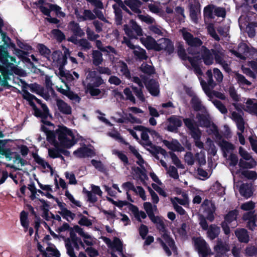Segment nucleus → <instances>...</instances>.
Segmentation results:
<instances>
[{
    "label": "nucleus",
    "instance_id": "obj_1",
    "mask_svg": "<svg viewBox=\"0 0 257 257\" xmlns=\"http://www.w3.org/2000/svg\"><path fill=\"white\" fill-rule=\"evenodd\" d=\"M58 139L62 146L70 148L75 143V136L72 131L64 125H59L56 130Z\"/></svg>",
    "mask_w": 257,
    "mask_h": 257
},
{
    "label": "nucleus",
    "instance_id": "obj_2",
    "mask_svg": "<svg viewBox=\"0 0 257 257\" xmlns=\"http://www.w3.org/2000/svg\"><path fill=\"white\" fill-rule=\"evenodd\" d=\"M182 37L186 44L189 46L187 49L188 54L192 55H197L199 53L200 47L202 45L203 42L198 37H194L191 33L182 31Z\"/></svg>",
    "mask_w": 257,
    "mask_h": 257
},
{
    "label": "nucleus",
    "instance_id": "obj_3",
    "mask_svg": "<svg viewBox=\"0 0 257 257\" xmlns=\"http://www.w3.org/2000/svg\"><path fill=\"white\" fill-rule=\"evenodd\" d=\"M223 50L220 45L211 49H209L205 46H202L200 48L201 58L206 66L212 65L214 60L216 61V55L220 56Z\"/></svg>",
    "mask_w": 257,
    "mask_h": 257
},
{
    "label": "nucleus",
    "instance_id": "obj_4",
    "mask_svg": "<svg viewBox=\"0 0 257 257\" xmlns=\"http://www.w3.org/2000/svg\"><path fill=\"white\" fill-rule=\"evenodd\" d=\"M76 232L83 238V241L87 245L92 246L93 244V241L91 240V236L85 233L83 229L78 225H74L70 230V237L72 242L78 241L79 238H80V237L77 236Z\"/></svg>",
    "mask_w": 257,
    "mask_h": 257
},
{
    "label": "nucleus",
    "instance_id": "obj_5",
    "mask_svg": "<svg viewBox=\"0 0 257 257\" xmlns=\"http://www.w3.org/2000/svg\"><path fill=\"white\" fill-rule=\"evenodd\" d=\"M9 57L10 56L6 48L4 46H0V72L4 76L11 74L7 68L10 65Z\"/></svg>",
    "mask_w": 257,
    "mask_h": 257
},
{
    "label": "nucleus",
    "instance_id": "obj_6",
    "mask_svg": "<svg viewBox=\"0 0 257 257\" xmlns=\"http://www.w3.org/2000/svg\"><path fill=\"white\" fill-rule=\"evenodd\" d=\"M194 243L200 257H207L208 255L213 254V252H212L210 248L204 239L200 237L196 238Z\"/></svg>",
    "mask_w": 257,
    "mask_h": 257
},
{
    "label": "nucleus",
    "instance_id": "obj_7",
    "mask_svg": "<svg viewBox=\"0 0 257 257\" xmlns=\"http://www.w3.org/2000/svg\"><path fill=\"white\" fill-rule=\"evenodd\" d=\"M183 122L186 127L190 131V134L194 140H200L202 133L196 125L194 119L190 118H183Z\"/></svg>",
    "mask_w": 257,
    "mask_h": 257
},
{
    "label": "nucleus",
    "instance_id": "obj_8",
    "mask_svg": "<svg viewBox=\"0 0 257 257\" xmlns=\"http://www.w3.org/2000/svg\"><path fill=\"white\" fill-rule=\"evenodd\" d=\"M132 24L131 27H130L127 24L123 26V30L125 34L131 39H137V36L135 35L134 32L136 33L137 36H143V31L140 26L138 25L136 21L132 20L131 21Z\"/></svg>",
    "mask_w": 257,
    "mask_h": 257
},
{
    "label": "nucleus",
    "instance_id": "obj_9",
    "mask_svg": "<svg viewBox=\"0 0 257 257\" xmlns=\"http://www.w3.org/2000/svg\"><path fill=\"white\" fill-rule=\"evenodd\" d=\"M233 119L235 121L238 130L241 131V133H238V139L239 143L242 145H244L245 143V139L242 134V133L244 130V120L240 114L235 111H233L231 113Z\"/></svg>",
    "mask_w": 257,
    "mask_h": 257
},
{
    "label": "nucleus",
    "instance_id": "obj_10",
    "mask_svg": "<svg viewBox=\"0 0 257 257\" xmlns=\"http://www.w3.org/2000/svg\"><path fill=\"white\" fill-rule=\"evenodd\" d=\"M32 109L34 111L33 114L37 117H40L42 119H47L48 116L52 117V115L50 114L49 109L46 104H42V109L43 110H41L40 109L38 108L36 105L32 104Z\"/></svg>",
    "mask_w": 257,
    "mask_h": 257
},
{
    "label": "nucleus",
    "instance_id": "obj_11",
    "mask_svg": "<svg viewBox=\"0 0 257 257\" xmlns=\"http://www.w3.org/2000/svg\"><path fill=\"white\" fill-rule=\"evenodd\" d=\"M200 14V5L198 2H195L189 5V15L193 22L197 23L198 16Z\"/></svg>",
    "mask_w": 257,
    "mask_h": 257
},
{
    "label": "nucleus",
    "instance_id": "obj_12",
    "mask_svg": "<svg viewBox=\"0 0 257 257\" xmlns=\"http://www.w3.org/2000/svg\"><path fill=\"white\" fill-rule=\"evenodd\" d=\"M145 83L146 88L152 96H157L159 94V84L157 81L154 79H151Z\"/></svg>",
    "mask_w": 257,
    "mask_h": 257
},
{
    "label": "nucleus",
    "instance_id": "obj_13",
    "mask_svg": "<svg viewBox=\"0 0 257 257\" xmlns=\"http://www.w3.org/2000/svg\"><path fill=\"white\" fill-rule=\"evenodd\" d=\"M169 124L167 126V130L171 132H175L178 128L182 125V120L176 115H172L168 118Z\"/></svg>",
    "mask_w": 257,
    "mask_h": 257
},
{
    "label": "nucleus",
    "instance_id": "obj_14",
    "mask_svg": "<svg viewBox=\"0 0 257 257\" xmlns=\"http://www.w3.org/2000/svg\"><path fill=\"white\" fill-rule=\"evenodd\" d=\"M73 154L79 158H84L86 157H92L94 155V151L84 145L80 147L73 152Z\"/></svg>",
    "mask_w": 257,
    "mask_h": 257
},
{
    "label": "nucleus",
    "instance_id": "obj_15",
    "mask_svg": "<svg viewBox=\"0 0 257 257\" xmlns=\"http://www.w3.org/2000/svg\"><path fill=\"white\" fill-rule=\"evenodd\" d=\"M234 234L240 243H247L250 240L248 232L245 228H237L234 231Z\"/></svg>",
    "mask_w": 257,
    "mask_h": 257
},
{
    "label": "nucleus",
    "instance_id": "obj_16",
    "mask_svg": "<svg viewBox=\"0 0 257 257\" xmlns=\"http://www.w3.org/2000/svg\"><path fill=\"white\" fill-rule=\"evenodd\" d=\"M142 1L146 3L150 0ZM124 3L134 13L138 14L142 13L140 8L141 7L143 3L140 0H128V1H125Z\"/></svg>",
    "mask_w": 257,
    "mask_h": 257
},
{
    "label": "nucleus",
    "instance_id": "obj_17",
    "mask_svg": "<svg viewBox=\"0 0 257 257\" xmlns=\"http://www.w3.org/2000/svg\"><path fill=\"white\" fill-rule=\"evenodd\" d=\"M75 15L79 22L85 21L87 20H94L96 19V16L90 10H84L83 16L81 15L78 10H75Z\"/></svg>",
    "mask_w": 257,
    "mask_h": 257
},
{
    "label": "nucleus",
    "instance_id": "obj_18",
    "mask_svg": "<svg viewBox=\"0 0 257 257\" xmlns=\"http://www.w3.org/2000/svg\"><path fill=\"white\" fill-rule=\"evenodd\" d=\"M56 105L58 110L63 114L69 115L72 113V108L64 100L57 99Z\"/></svg>",
    "mask_w": 257,
    "mask_h": 257
},
{
    "label": "nucleus",
    "instance_id": "obj_19",
    "mask_svg": "<svg viewBox=\"0 0 257 257\" xmlns=\"http://www.w3.org/2000/svg\"><path fill=\"white\" fill-rule=\"evenodd\" d=\"M220 232V228L216 224H211L207 229V236L211 240L217 238Z\"/></svg>",
    "mask_w": 257,
    "mask_h": 257
},
{
    "label": "nucleus",
    "instance_id": "obj_20",
    "mask_svg": "<svg viewBox=\"0 0 257 257\" xmlns=\"http://www.w3.org/2000/svg\"><path fill=\"white\" fill-rule=\"evenodd\" d=\"M196 118L201 127H209L211 125V120L208 115L200 113L196 114Z\"/></svg>",
    "mask_w": 257,
    "mask_h": 257
},
{
    "label": "nucleus",
    "instance_id": "obj_21",
    "mask_svg": "<svg viewBox=\"0 0 257 257\" xmlns=\"http://www.w3.org/2000/svg\"><path fill=\"white\" fill-rule=\"evenodd\" d=\"M240 194L245 198L250 197L253 194L251 187L247 183L242 184L239 189Z\"/></svg>",
    "mask_w": 257,
    "mask_h": 257
},
{
    "label": "nucleus",
    "instance_id": "obj_22",
    "mask_svg": "<svg viewBox=\"0 0 257 257\" xmlns=\"http://www.w3.org/2000/svg\"><path fill=\"white\" fill-rule=\"evenodd\" d=\"M214 250L221 255H224L229 250V248L226 244H224L221 239H218L216 245L214 247Z\"/></svg>",
    "mask_w": 257,
    "mask_h": 257
},
{
    "label": "nucleus",
    "instance_id": "obj_23",
    "mask_svg": "<svg viewBox=\"0 0 257 257\" xmlns=\"http://www.w3.org/2000/svg\"><path fill=\"white\" fill-rule=\"evenodd\" d=\"M163 143L166 147L173 151H181L183 149L179 142L176 140L172 142L165 140Z\"/></svg>",
    "mask_w": 257,
    "mask_h": 257
},
{
    "label": "nucleus",
    "instance_id": "obj_24",
    "mask_svg": "<svg viewBox=\"0 0 257 257\" xmlns=\"http://www.w3.org/2000/svg\"><path fill=\"white\" fill-rule=\"evenodd\" d=\"M69 26L71 31L75 36L82 37L84 35V32L81 29L78 23L74 21H71L69 23Z\"/></svg>",
    "mask_w": 257,
    "mask_h": 257
},
{
    "label": "nucleus",
    "instance_id": "obj_25",
    "mask_svg": "<svg viewBox=\"0 0 257 257\" xmlns=\"http://www.w3.org/2000/svg\"><path fill=\"white\" fill-rule=\"evenodd\" d=\"M238 215L239 211L237 209H234L233 210L229 211L226 215H224V221L230 224L233 221L237 220Z\"/></svg>",
    "mask_w": 257,
    "mask_h": 257
},
{
    "label": "nucleus",
    "instance_id": "obj_26",
    "mask_svg": "<svg viewBox=\"0 0 257 257\" xmlns=\"http://www.w3.org/2000/svg\"><path fill=\"white\" fill-rule=\"evenodd\" d=\"M162 43L163 45V50L165 51L169 55H170L174 52V44L170 39L164 38Z\"/></svg>",
    "mask_w": 257,
    "mask_h": 257
},
{
    "label": "nucleus",
    "instance_id": "obj_27",
    "mask_svg": "<svg viewBox=\"0 0 257 257\" xmlns=\"http://www.w3.org/2000/svg\"><path fill=\"white\" fill-rule=\"evenodd\" d=\"M224 53L223 52L220 56L216 55V63L218 64L222 67L223 70L227 73L231 71L227 63L224 60Z\"/></svg>",
    "mask_w": 257,
    "mask_h": 257
},
{
    "label": "nucleus",
    "instance_id": "obj_28",
    "mask_svg": "<svg viewBox=\"0 0 257 257\" xmlns=\"http://www.w3.org/2000/svg\"><path fill=\"white\" fill-rule=\"evenodd\" d=\"M190 104L192 107L195 111H199L201 110L202 108H204V106H203L201 103V101L197 96H193V98H191Z\"/></svg>",
    "mask_w": 257,
    "mask_h": 257
},
{
    "label": "nucleus",
    "instance_id": "obj_29",
    "mask_svg": "<svg viewBox=\"0 0 257 257\" xmlns=\"http://www.w3.org/2000/svg\"><path fill=\"white\" fill-rule=\"evenodd\" d=\"M246 104V109H244V110L249 112L250 113L254 114L257 117V102L253 103L251 99H248Z\"/></svg>",
    "mask_w": 257,
    "mask_h": 257
},
{
    "label": "nucleus",
    "instance_id": "obj_30",
    "mask_svg": "<svg viewBox=\"0 0 257 257\" xmlns=\"http://www.w3.org/2000/svg\"><path fill=\"white\" fill-rule=\"evenodd\" d=\"M162 237L165 242L170 247L173 252L175 254H177V248L175 245V243L174 239L168 234H163Z\"/></svg>",
    "mask_w": 257,
    "mask_h": 257
},
{
    "label": "nucleus",
    "instance_id": "obj_31",
    "mask_svg": "<svg viewBox=\"0 0 257 257\" xmlns=\"http://www.w3.org/2000/svg\"><path fill=\"white\" fill-rule=\"evenodd\" d=\"M32 157L34 159L35 161L38 164L41 165L43 169H45L47 167L50 170L52 169L51 165L48 162L45 161L37 153H33Z\"/></svg>",
    "mask_w": 257,
    "mask_h": 257
},
{
    "label": "nucleus",
    "instance_id": "obj_32",
    "mask_svg": "<svg viewBox=\"0 0 257 257\" xmlns=\"http://www.w3.org/2000/svg\"><path fill=\"white\" fill-rule=\"evenodd\" d=\"M92 62L94 65L97 66L101 64L103 61L102 54L98 50H93Z\"/></svg>",
    "mask_w": 257,
    "mask_h": 257
},
{
    "label": "nucleus",
    "instance_id": "obj_33",
    "mask_svg": "<svg viewBox=\"0 0 257 257\" xmlns=\"http://www.w3.org/2000/svg\"><path fill=\"white\" fill-rule=\"evenodd\" d=\"M137 49H138L139 50H134L133 51V54L140 61L146 60L148 57L146 50L139 46Z\"/></svg>",
    "mask_w": 257,
    "mask_h": 257
},
{
    "label": "nucleus",
    "instance_id": "obj_34",
    "mask_svg": "<svg viewBox=\"0 0 257 257\" xmlns=\"http://www.w3.org/2000/svg\"><path fill=\"white\" fill-rule=\"evenodd\" d=\"M140 69L143 73L148 75H151L155 73L154 67L145 62L141 65Z\"/></svg>",
    "mask_w": 257,
    "mask_h": 257
},
{
    "label": "nucleus",
    "instance_id": "obj_35",
    "mask_svg": "<svg viewBox=\"0 0 257 257\" xmlns=\"http://www.w3.org/2000/svg\"><path fill=\"white\" fill-rule=\"evenodd\" d=\"M214 8L215 6L213 5H209L204 8L203 14L205 19H213L214 18L213 16Z\"/></svg>",
    "mask_w": 257,
    "mask_h": 257
},
{
    "label": "nucleus",
    "instance_id": "obj_36",
    "mask_svg": "<svg viewBox=\"0 0 257 257\" xmlns=\"http://www.w3.org/2000/svg\"><path fill=\"white\" fill-rule=\"evenodd\" d=\"M115 14V20L117 25H120L122 24V13L120 8L114 4L112 6Z\"/></svg>",
    "mask_w": 257,
    "mask_h": 257
},
{
    "label": "nucleus",
    "instance_id": "obj_37",
    "mask_svg": "<svg viewBox=\"0 0 257 257\" xmlns=\"http://www.w3.org/2000/svg\"><path fill=\"white\" fill-rule=\"evenodd\" d=\"M141 41L147 49H152L154 44H156L155 39L151 36H147L145 39L142 38Z\"/></svg>",
    "mask_w": 257,
    "mask_h": 257
},
{
    "label": "nucleus",
    "instance_id": "obj_38",
    "mask_svg": "<svg viewBox=\"0 0 257 257\" xmlns=\"http://www.w3.org/2000/svg\"><path fill=\"white\" fill-rule=\"evenodd\" d=\"M37 48L40 54L46 58H49L51 55V50L43 44H38Z\"/></svg>",
    "mask_w": 257,
    "mask_h": 257
},
{
    "label": "nucleus",
    "instance_id": "obj_39",
    "mask_svg": "<svg viewBox=\"0 0 257 257\" xmlns=\"http://www.w3.org/2000/svg\"><path fill=\"white\" fill-rule=\"evenodd\" d=\"M177 54L179 58L183 60L186 61V58L188 57L185 49H184V45L182 43H179L177 46Z\"/></svg>",
    "mask_w": 257,
    "mask_h": 257
},
{
    "label": "nucleus",
    "instance_id": "obj_40",
    "mask_svg": "<svg viewBox=\"0 0 257 257\" xmlns=\"http://www.w3.org/2000/svg\"><path fill=\"white\" fill-rule=\"evenodd\" d=\"M51 34L54 36L59 42H62L65 39V35L60 30L54 29L51 31Z\"/></svg>",
    "mask_w": 257,
    "mask_h": 257
},
{
    "label": "nucleus",
    "instance_id": "obj_41",
    "mask_svg": "<svg viewBox=\"0 0 257 257\" xmlns=\"http://www.w3.org/2000/svg\"><path fill=\"white\" fill-rule=\"evenodd\" d=\"M78 45L81 47V50L87 51L92 48L91 43L86 39L82 38L79 40Z\"/></svg>",
    "mask_w": 257,
    "mask_h": 257
},
{
    "label": "nucleus",
    "instance_id": "obj_42",
    "mask_svg": "<svg viewBox=\"0 0 257 257\" xmlns=\"http://www.w3.org/2000/svg\"><path fill=\"white\" fill-rule=\"evenodd\" d=\"M122 242L119 238L117 237H114L111 246L112 247L115 248L116 250L120 252L122 255L123 254L122 252Z\"/></svg>",
    "mask_w": 257,
    "mask_h": 257
},
{
    "label": "nucleus",
    "instance_id": "obj_43",
    "mask_svg": "<svg viewBox=\"0 0 257 257\" xmlns=\"http://www.w3.org/2000/svg\"><path fill=\"white\" fill-rule=\"evenodd\" d=\"M153 222L156 224V228L160 232H163V234H168L164 222L160 217L159 219L155 220V222Z\"/></svg>",
    "mask_w": 257,
    "mask_h": 257
},
{
    "label": "nucleus",
    "instance_id": "obj_44",
    "mask_svg": "<svg viewBox=\"0 0 257 257\" xmlns=\"http://www.w3.org/2000/svg\"><path fill=\"white\" fill-rule=\"evenodd\" d=\"M245 255L249 257H252L257 255V247L249 245L245 249Z\"/></svg>",
    "mask_w": 257,
    "mask_h": 257
},
{
    "label": "nucleus",
    "instance_id": "obj_45",
    "mask_svg": "<svg viewBox=\"0 0 257 257\" xmlns=\"http://www.w3.org/2000/svg\"><path fill=\"white\" fill-rule=\"evenodd\" d=\"M58 213L62 215L64 219L69 221L68 217H69L72 220H73L75 217V214L72 212L67 208H64L62 211H59Z\"/></svg>",
    "mask_w": 257,
    "mask_h": 257
},
{
    "label": "nucleus",
    "instance_id": "obj_46",
    "mask_svg": "<svg viewBox=\"0 0 257 257\" xmlns=\"http://www.w3.org/2000/svg\"><path fill=\"white\" fill-rule=\"evenodd\" d=\"M29 88L31 92L35 93L39 95L41 93H43V91L44 90V88L43 87L37 83L31 84L29 85Z\"/></svg>",
    "mask_w": 257,
    "mask_h": 257
},
{
    "label": "nucleus",
    "instance_id": "obj_47",
    "mask_svg": "<svg viewBox=\"0 0 257 257\" xmlns=\"http://www.w3.org/2000/svg\"><path fill=\"white\" fill-rule=\"evenodd\" d=\"M241 174L249 180H255L257 178V173L254 171L244 170L241 172Z\"/></svg>",
    "mask_w": 257,
    "mask_h": 257
},
{
    "label": "nucleus",
    "instance_id": "obj_48",
    "mask_svg": "<svg viewBox=\"0 0 257 257\" xmlns=\"http://www.w3.org/2000/svg\"><path fill=\"white\" fill-rule=\"evenodd\" d=\"M201 84L202 85V88L205 92H207V91L209 90V86H211L212 88H213L215 83L213 80V78L208 79L207 83H206L205 81H202L201 82Z\"/></svg>",
    "mask_w": 257,
    "mask_h": 257
},
{
    "label": "nucleus",
    "instance_id": "obj_49",
    "mask_svg": "<svg viewBox=\"0 0 257 257\" xmlns=\"http://www.w3.org/2000/svg\"><path fill=\"white\" fill-rule=\"evenodd\" d=\"M115 155L117 156L119 159L123 163L124 166H127L130 165L128 161V159L126 155H125L121 151H117L115 153Z\"/></svg>",
    "mask_w": 257,
    "mask_h": 257
},
{
    "label": "nucleus",
    "instance_id": "obj_50",
    "mask_svg": "<svg viewBox=\"0 0 257 257\" xmlns=\"http://www.w3.org/2000/svg\"><path fill=\"white\" fill-rule=\"evenodd\" d=\"M104 83V80L102 79L100 76H98L95 78H94L90 80V82L87 84H91L92 86H95L96 87H99L101 85Z\"/></svg>",
    "mask_w": 257,
    "mask_h": 257
},
{
    "label": "nucleus",
    "instance_id": "obj_51",
    "mask_svg": "<svg viewBox=\"0 0 257 257\" xmlns=\"http://www.w3.org/2000/svg\"><path fill=\"white\" fill-rule=\"evenodd\" d=\"M81 216V218L78 221V223L81 226H85L87 227H90L92 225L91 220L88 219L85 216L82 215L81 214L79 215Z\"/></svg>",
    "mask_w": 257,
    "mask_h": 257
},
{
    "label": "nucleus",
    "instance_id": "obj_52",
    "mask_svg": "<svg viewBox=\"0 0 257 257\" xmlns=\"http://www.w3.org/2000/svg\"><path fill=\"white\" fill-rule=\"evenodd\" d=\"M132 89L136 96L140 100H141L142 102L145 101V98L142 88H139L136 86H133Z\"/></svg>",
    "mask_w": 257,
    "mask_h": 257
},
{
    "label": "nucleus",
    "instance_id": "obj_53",
    "mask_svg": "<svg viewBox=\"0 0 257 257\" xmlns=\"http://www.w3.org/2000/svg\"><path fill=\"white\" fill-rule=\"evenodd\" d=\"M256 27L255 23H249L246 27V32L248 34V36L252 38L254 37L255 35V28Z\"/></svg>",
    "mask_w": 257,
    "mask_h": 257
},
{
    "label": "nucleus",
    "instance_id": "obj_54",
    "mask_svg": "<svg viewBox=\"0 0 257 257\" xmlns=\"http://www.w3.org/2000/svg\"><path fill=\"white\" fill-rule=\"evenodd\" d=\"M235 75L236 79L238 83L247 86H250L251 85V83L249 81L247 80L243 75L237 73Z\"/></svg>",
    "mask_w": 257,
    "mask_h": 257
},
{
    "label": "nucleus",
    "instance_id": "obj_55",
    "mask_svg": "<svg viewBox=\"0 0 257 257\" xmlns=\"http://www.w3.org/2000/svg\"><path fill=\"white\" fill-rule=\"evenodd\" d=\"M23 98L29 102V104L31 106L33 105L32 104H35L33 100L34 98H36V96L26 90H24Z\"/></svg>",
    "mask_w": 257,
    "mask_h": 257
},
{
    "label": "nucleus",
    "instance_id": "obj_56",
    "mask_svg": "<svg viewBox=\"0 0 257 257\" xmlns=\"http://www.w3.org/2000/svg\"><path fill=\"white\" fill-rule=\"evenodd\" d=\"M65 246L67 249V253L70 257H77L69 238H68V241L65 243Z\"/></svg>",
    "mask_w": 257,
    "mask_h": 257
},
{
    "label": "nucleus",
    "instance_id": "obj_57",
    "mask_svg": "<svg viewBox=\"0 0 257 257\" xmlns=\"http://www.w3.org/2000/svg\"><path fill=\"white\" fill-rule=\"evenodd\" d=\"M97 88L91 86V84H87V89L92 96H97L101 93L100 90Z\"/></svg>",
    "mask_w": 257,
    "mask_h": 257
},
{
    "label": "nucleus",
    "instance_id": "obj_58",
    "mask_svg": "<svg viewBox=\"0 0 257 257\" xmlns=\"http://www.w3.org/2000/svg\"><path fill=\"white\" fill-rule=\"evenodd\" d=\"M214 14L218 17L224 18L226 17V12L225 9L224 8L215 7Z\"/></svg>",
    "mask_w": 257,
    "mask_h": 257
},
{
    "label": "nucleus",
    "instance_id": "obj_59",
    "mask_svg": "<svg viewBox=\"0 0 257 257\" xmlns=\"http://www.w3.org/2000/svg\"><path fill=\"white\" fill-rule=\"evenodd\" d=\"M255 207V203L251 201L244 203L240 206V209L244 210L250 211L253 210Z\"/></svg>",
    "mask_w": 257,
    "mask_h": 257
},
{
    "label": "nucleus",
    "instance_id": "obj_60",
    "mask_svg": "<svg viewBox=\"0 0 257 257\" xmlns=\"http://www.w3.org/2000/svg\"><path fill=\"white\" fill-rule=\"evenodd\" d=\"M213 103L221 113L225 114L227 112V109L225 106L220 100H215L214 101Z\"/></svg>",
    "mask_w": 257,
    "mask_h": 257
},
{
    "label": "nucleus",
    "instance_id": "obj_61",
    "mask_svg": "<svg viewBox=\"0 0 257 257\" xmlns=\"http://www.w3.org/2000/svg\"><path fill=\"white\" fill-rule=\"evenodd\" d=\"M169 155L173 164L175 165L178 168H182L183 165L181 164L180 160L177 156V155L172 152H170Z\"/></svg>",
    "mask_w": 257,
    "mask_h": 257
},
{
    "label": "nucleus",
    "instance_id": "obj_62",
    "mask_svg": "<svg viewBox=\"0 0 257 257\" xmlns=\"http://www.w3.org/2000/svg\"><path fill=\"white\" fill-rule=\"evenodd\" d=\"M91 163L99 171L103 172L105 170L104 166L100 161L92 159Z\"/></svg>",
    "mask_w": 257,
    "mask_h": 257
},
{
    "label": "nucleus",
    "instance_id": "obj_63",
    "mask_svg": "<svg viewBox=\"0 0 257 257\" xmlns=\"http://www.w3.org/2000/svg\"><path fill=\"white\" fill-rule=\"evenodd\" d=\"M122 187L127 192L130 191H133L136 193L137 192L134 183L131 181H127L123 183Z\"/></svg>",
    "mask_w": 257,
    "mask_h": 257
},
{
    "label": "nucleus",
    "instance_id": "obj_64",
    "mask_svg": "<svg viewBox=\"0 0 257 257\" xmlns=\"http://www.w3.org/2000/svg\"><path fill=\"white\" fill-rule=\"evenodd\" d=\"M228 93L230 97L233 101L237 102L239 100V96L237 93V92L233 86H231L229 88Z\"/></svg>",
    "mask_w": 257,
    "mask_h": 257
}]
</instances>
